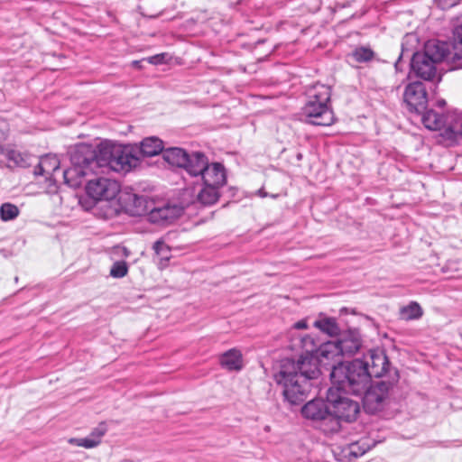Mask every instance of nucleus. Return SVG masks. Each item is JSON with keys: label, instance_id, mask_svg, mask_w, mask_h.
Instances as JSON below:
<instances>
[{"label": "nucleus", "instance_id": "b1692460", "mask_svg": "<svg viewBox=\"0 0 462 462\" xmlns=\"http://www.w3.org/2000/svg\"><path fill=\"white\" fill-rule=\"evenodd\" d=\"M140 150L144 156H155L163 152V143L157 137H147L142 141Z\"/></svg>", "mask_w": 462, "mask_h": 462}, {"label": "nucleus", "instance_id": "2eb2a0df", "mask_svg": "<svg viewBox=\"0 0 462 462\" xmlns=\"http://www.w3.org/2000/svg\"><path fill=\"white\" fill-rule=\"evenodd\" d=\"M330 410L328 401L323 399H314L307 402L301 409L304 418L314 421H320L324 416H328Z\"/></svg>", "mask_w": 462, "mask_h": 462}, {"label": "nucleus", "instance_id": "0eeeda50", "mask_svg": "<svg viewBox=\"0 0 462 462\" xmlns=\"http://www.w3.org/2000/svg\"><path fill=\"white\" fill-rule=\"evenodd\" d=\"M363 347L361 334L356 329H349L336 341H328L319 346V355L335 365L341 363L342 356H351Z\"/></svg>", "mask_w": 462, "mask_h": 462}, {"label": "nucleus", "instance_id": "20e7f679", "mask_svg": "<svg viewBox=\"0 0 462 462\" xmlns=\"http://www.w3.org/2000/svg\"><path fill=\"white\" fill-rule=\"evenodd\" d=\"M120 184L115 180L108 178H97L88 182L86 186V192L88 197L96 201L99 200H112L119 195V201L128 209L131 208H135V213L140 214L143 211V204L144 199L134 193L128 191H122L120 193Z\"/></svg>", "mask_w": 462, "mask_h": 462}, {"label": "nucleus", "instance_id": "a19ab883", "mask_svg": "<svg viewBox=\"0 0 462 462\" xmlns=\"http://www.w3.org/2000/svg\"><path fill=\"white\" fill-rule=\"evenodd\" d=\"M69 443L72 444V445H75V446H78V447H82V438L81 439H78V438H71L69 439Z\"/></svg>", "mask_w": 462, "mask_h": 462}, {"label": "nucleus", "instance_id": "49530a36", "mask_svg": "<svg viewBox=\"0 0 462 462\" xmlns=\"http://www.w3.org/2000/svg\"><path fill=\"white\" fill-rule=\"evenodd\" d=\"M307 341H310L311 342V339L310 337H306V338H303V343L306 344Z\"/></svg>", "mask_w": 462, "mask_h": 462}, {"label": "nucleus", "instance_id": "dca6fc26", "mask_svg": "<svg viewBox=\"0 0 462 462\" xmlns=\"http://www.w3.org/2000/svg\"><path fill=\"white\" fill-rule=\"evenodd\" d=\"M420 115H421V121L423 125L430 130L436 131L442 128H447V130H448V126L453 124V121H449L448 116H444L442 114L433 109H425Z\"/></svg>", "mask_w": 462, "mask_h": 462}, {"label": "nucleus", "instance_id": "c03bdc74", "mask_svg": "<svg viewBox=\"0 0 462 462\" xmlns=\"http://www.w3.org/2000/svg\"><path fill=\"white\" fill-rule=\"evenodd\" d=\"M258 193L261 197L264 198L267 196V194L263 190V189H259L258 190Z\"/></svg>", "mask_w": 462, "mask_h": 462}, {"label": "nucleus", "instance_id": "4468645a", "mask_svg": "<svg viewBox=\"0 0 462 462\" xmlns=\"http://www.w3.org/2000/svg\"><path fill=\"white\" fill-rule=\"evenodd\" d=\"M183 213V208L178 205H165L154 208L148 214L150 222L157 225H166L180 217Z\"/></svg>", "mask_w": 462, "mask_h": 462}, {"label": "nucleus", "instance_id": "39448f33", "mask_svg": "<svg viewBox=\"0 0 462 462\" xmlns=\"http://www.w3.org/2000/svg\"><path fill=\"white\" fill-rule=\"evenodd\" d=\"M95 160L97 167H106L116 172H128L139 163V159L128 148L110 142L97 146Z\"/></svg>", "mask_w": 462, "mask_h": 462}, {"label": "nucleus", "instance_id": "473e14b6", "mask_svg": "<svg viewBox=\"0 0 462 462\" xmlns=\"http://www.w3.org/2000/svg\"><path fill=\"white\" fill-rule=\"evenodd\" d=\"M106 432V426L104 423H102L91 431L89 437H91L92 439L97 441V444H99L101 442L102 437L105 435Z\"/></svg>", "mask_w": 462, "mask_h": 462}, {"label": "nucleus", "instance_id": "e433bc0d", "mask_svg": "<svg viewBox=\"0 0 462 462\" xmlns=\"http://www.w3.org/2000/svg\"><path fill=\"white\" fill-rule=\"evenodd\" d=\"M166 57H167L166 53H160V54H156V55L147 58L146 60L151 64L158 65V64L165 63Z\"/></svg>", "mask_w": 462, "mask_h": 462}, {"label": "nucleus", "instance_id": "f3484780", "mask_svg": "<svg viewBox=\"0 0 462 462\" xmlns=\"http://www.w3.org/2000/svg\"><path fill=\"white\" fill-rule=\"evenodd\" d=\"M208 161V157L202 152H196L190 154L188 153L187 162H185L182 168H184L190 176L199 178Z\"/></svg>", "mask_w": 462, "mask_h": 462}, {"label": "nucleus", "instance_id": "f704fd0d", "mask_svg": "<svg viewBox=\"0 0 462 462\" xmlns=\"http://www.w3.org/2000/svg\"><path fill=\"white\" fill-rule=\"evenodd\" d=\"M5 157L10 161L14 162L16 164L22 165L23 158L20 152L14 150H7Z\"/></svg>", "mask_w": 462, "mask_h": 462}, {"label": "nucleus", "instance_id": "aec40b11", "mask_svg": "<svg viewBox=\"0 0 462 462\" xmlns=\"http://www.w3.org/2000/svg\"><path fill=\"white\" fill-rule=\"evenodd\" d=\"M188 152L179 147H171L165 149L162 152V157L169 164L176 167L182 168L187 162Z\"/></svg>", "mask_w": 462, "mask_h": 462}, {"label": "nucleus", "instance_id": "c9c22d12", "mask_svg": "<svg viewBox=\"0 0 462 462\" xmlns=\"http://www.w3.org/2000/svg\"><path fill=\"white\" fill-rule=\"evenodd\" d=\"M5 157L10 161L14 162L16 164L22 165L23 158L20 152L14 150H7Z\"/></svg>", "mask_w": 462, "mask_h": 462}, {"label": "nucleus", "instance_id": "a18cd8bd", "mask_svg": "<svg viewBox=\"0 0 462 462\" xmlns=\"http://www.w3.org/2000/svg\"><path fill=\"white\" fill-rule=\"evenodd\" d=\"M123 251H124V254H125V256H128V254H129V253H128V250H127L125 247H123Z\"/></svg>", "mask_w": 462, "mask_h": 462}, {"label": "nucleus", "instance_id": "6ab92c4d", "mask_svg": "<svg viewBox=\"0 0 462 462\" xmlns=\"http://www.w3.org/2000/svg\"><path fill=\"white\" fill-rule=\"evenodd\" d=\"M220 364L229 371H239L243 366L242 354L237 349H230L220 356Z\"/></svg>", "mask_w": 462, "mask_h": 462}, {"label": "nucleus", "instance_id": "de8ad7c7", "mask_svg": "<svg viewBox=\"0 0 462 462\" xmlns=\"http://www.w3.org/2000/svg\"><path fill=\"white\" fill-rule=\"evenodd\" d=\"M446 104L445 100L439 101V106H444Z\"/></svg>", "mask_w": 462, "mask_h": 462}, {"label": "nucleus", "instance_id": "1a4fd4ad", "mask_svg": "<svg viewBox=\"0 0 462 462\" xmlns=\"http://www.w3.org/2000/svg\"><path fill=\"white\" fill-rule=\"evenodd\" d=\"M342 390L331 386L327 393V401L329 408L337 418L345 421H353L360 411L359 403L347 397Z\"/></svg>", "mask_w": 462, "mask_h": 462}, {"label": "nucleus", "instance_id": "79ce46f5", "mask_svg": "<svg viewBox=\"0 0 462 462\" xmlns=\"http://www.w3.org/2000/svg\"><path fill=\"white\" fill-rule=\"evenodd\" d=\"M448 5H455L459 0H446Z\"/></svg>", "mask_w": 462, "mask_h": 462}, {"label": "nucleus", "instance_id": "f257e3e1", "mask_svg": "<svg viewBox=\"0 0 462 462\" xmlns=\"http://www.w3.org/2000/svg\"><path fill=\"white\" fill-rule=\"evenodd\" d=\"M332 365L331 360L319 355V347L316 350L307 349L306 355L300 356L297 362L282 360L273 378L282 388L284 398L290 403L297 404L304 400L310 391V381L320 374V366Z\"/></svg>", "mask_w": 462, "mask_h": 462}, {"label": "nucleus", "instance_id": "ea45409f", "mask_svg": "<svg viewBox=\"0 0 462 462\" xmlns=\"http://www.w3.org/2000/svg\"><path fill=\"white\" fill-rule=\"evenodd\" d=\"M294 328L297 329H305L308 328L305 320H300L294 324Z\"/></svg>", "mask_w": 462, "mask_h": 462}, {"label": "nucleus", "instance_id": "72a5a7b5", "mask_svg": "<svg viewBox=\"0 0 462 462\" xmlns=\"http://www.w3.org/2000/svg\"><path fill=\"white\" fill-rule=\"evenodd\" d=\"M448 131L452 133L456 137H462V116L456 119L453 122L452 125L448 126Z\"/></svg>", "mask_w": 462, "mask_h": 462}, {"label": "nucleus", "instance_id": "9b49d317", "mask_svg": "<svg viewBox=\"0 0 462 462\" xmlns=\"http://www.w3.org/2000/svg\"><path fill=\"white\" fill-rule=\"evenodd\" d=\"M303 115L308 123L314 125L328 126L335 121V116L328 103L309 101L303 107Z\"/></svg>", "mask_w": 462, "mask_h": 462}, {"label": "nucleus", "instance_id": "4c0bfd02", "mask_svg": "<svg viewBox=\"0 0 462 462\" xmlns=\"http://www.w3.org/2000/svg\"><path fill=\"white\" fill-rule=\"evenodd\" d=\"M82 448H92L98 445L97 441L92 439V438L89 437V435L86 438H82Z\"/></svg>", "mask_w": 462, "mask_h": 462}, {"label": "nucleus", "instance_id": "bb28decb", "mask_svg": "<svg viewBox=\"0 0 462 462\" xmlns=\"http://www.w3.org/2000/svg\"><path fill=\"white\" fill-rule=\"evenodd\" d=\"M349 57L358 63L368 62L374 57V52L369 47H357L350 54Z\"/></svg>", "mask_w": 462, "mask_h": 462}, {"label": "nucleus", "instance_id": "7c9ffc66", "mask_svg": "<svg viewBox=\"0 0 462 462\" xmlns=\"http://www.w3.org/2000/svg\"><path fill=\"white\" fill-rule=\"evenodd\" d=\"M128 266L125 261L114 263L110 270V275L114 278H123L127 274Z\"/></svg>", "mask_w": 462, "mask_h": 462}, {"label": "nucleus", "instance_id": "5701e85b", "mask_svg": "<svg viewBox=\"0 0 462 462\" xmlns=\"http://www.w3.org/2000/svg\"><path fill=\"white\" fill-rule=\"evenodd\" d=\"M219 189L220 188L215 186L204 185L196 196L197 201L203 206L215 204L220 197Z\"/></svg>", "mask_w": 462, "mask_h": 462}, {"label": "nucleus", "instance_id": "412c9836", "mask_svg": "<svg viewBox=\"0 0 462 462\" xmlns=\"http://www.w3.org/2000/svg\"><path fill=\"white\" fill-rule=\"evenodd\" d=\"M313 325L315 328L330 337L340 334V328L334 318L320 315L319 319L314 321Z\"/></svg>", "mask_w": 462, "mask_h": 462}, {"label": "nucleus", "instance_id": "4be33fe9", "mask_svg": "<svg viewBox=\"0 0 462 462\" xmlns=\"http://www.w3.org/2000/svg\"><path fill=\"white\" fill-rule=\"evenodd\" d=\"M330 97V88L324 84H315L308 90L309 101L329 104Z\"/></svg>", "mask_w": 462, "mask_h": 462}, {"label": "nucleus", "instance_id": "58836bf2", "mask_svg": "<svg viewBox=\"0 0 462 462\" xmlns=\"http://www.w3.org/2000/svg\"><path fill=\"white\" fill-rule=\"evenodd\" d=\"M7 134L6 124L4 121H0V141L5 139Z\"/></svg>", "mask_w": 462, "mask_h": 462}, {"label": "nucleus", "instance_id": "393cba45", "mask_svg": "<svg viewBox=\"0 0 462 462\" xmlns=\"http://www.w3.org/2000/svg\"><path fill=\"white\" fill-rule=\"evenodd\" d=\"M340 420L341 419L337 418V416L329 410L328 411V416H324V419L319 421L320 428L325 433L337 432L340 429Z\"/></svg>", "mask_w": 462, "mask_h": 462}, {"label": "nucleus", "instance_id": "cd10ccee", "mask_svg": "<svg viewBox=\"0 0 462 462\" xmlns=\"http://www.w3.org/2000/svg\"><path fill=\"white\" fill-rule=\"evenodd\" d=\"M19 215V208L11 203H4L0 208V217L4 221L14 219Z\"/></svg>", "mask_w": 462, "mask_h": 462}, {"label": "nucleus", "instance_id": "37998d69", "mask_svg": "<svg viewBox=\"0 0 462 462\" xmlns=\"http://www.w3.org/2000/svg\"><path fill=\"white\" fill-rule=\"evenodd\" d=\"M7 149H5L4 146L0 145V155H5L6 153Z\"/></svg>", "mask_w": 462, "mask_h": 462}, {"label": "nucleus", "instance_id": "ddd939ff", "mask_svg": "<svg viewBox=\"0 0 462 462\" xmlns=\"http://www.w3.org/2000/svg\"><path fill=\"white\" fill-rule=\"evenodd\" d=\"M199 179L203 181V185L221 188L226 182L225 167L219 162H208Z\"/></svg>", "mask_w": 462, "mask_h": 462}, {"label": "nucleus", "instance_id": "f03ea898", "mask_svg": "<svg viewBox=\"0 0 462 462\" xmlns=\"http://www.w3.org/2000/svg\"><path fill=\"white\" fill-rule=\"evenodd\" d=\"M330 379L336 388L356 395L363 394L371 383L368 368L359 358L346 364H333Z\"/></svg>", "mask_w": 462, "mask_h": 462}, {"label": "nucleus", "instance_id": "2f4dec72", "mask_svg": "<svg viewBox=\"0 0 462 462\" xmlns=\"http://www.w3.org/2000/svg\"><path fill=\"white\" fill-rule=\"evenodd\" d=\"M369 448V445L364 448L360 446L359 442L352 443L346 448L347 456L350 457L357 458L364 455Z\"/></svg>", "mask_w": 462, "mask_h": 462}, {"label": "nucleus", "instance_id": "6e6552de", "mask_svg": "<svg viewBox=\"0 0 462 462\" xmlns=\"http://www.w3.org/2000/svg\"><path fill=\"white\" fill-rule=\"evenodd\" d=\"M400 375L398 370H392L389 374V379H382L367 387L364 393V407L368 412L374 413L379 411L383 402L388 399L390 391L399 381Z\"/></svg>", "mask_w": 462, "mask_h": 462}, {"label": "nucleus", "instance_id": "c85d7f7f", "mask_svg": "<svg viewBox=\"0 0 462 462\" xmlns=\"http://www.w3.org/2000/svg\"><path fill=\"white\" fill-rule=\"evenodd\" d=\"M452 69H462V37L453 46V54L449 58Z\"/></svg>", "mask_w": 462, "mask_h": 462}, {"label": "nucleus", "instance_id": "9d476101", "mask_svg": "<svg viewBox=\"0 0 462 462\" xmlns=\"http://www.w3.org/2000/svg\"><path fill=\"white\" fill-rule=\"evenodd\" d=\"M363 362L368 368L370 377H383L389 379L392 370H397L391 366L389 359L383 349H370L368 354L364 356Z\"/></svg>", "mask_w": 462, "mask_h": 462}, {"label": "nucleus", "instance_id": "a211bd4d", "mask_svg": "<svg viewBox=\"0 0 462 462\" xmlns=\"http://www.w3.org/2000/svg\"><path fill=\"white\" fill-rule=\"evenodd\" d=\"M60 160L56 155L47 154L41 157L38 165L34 169L35 175H44L51 179L55 171L60 169Z\"/></svg>", "mask_w": 462, "mask_h": 462}, {"label": "nucleus", "instance_id": "423d86ee", "mask_svg": "<svg viewBox=\"0 0 462 462\" xmlns=\"http://www.w3.org/2000/svg\"><path fill=\"white\" fill-rule=\"evenodd\" d=\"M96 150L89 145H79L70 154L71 166L63 171L65 184L77 189L97 166Z\"/></svg>", "mask_w": 462, "mask_h": 462}, {"label": "nucleus", "instance_id": "a878e982", "mask_svg": "<svg viewBox=\"0 0 462 462\" xmlns=\"http://www.w3.org/2000/svg\"><path fill=\"white\" fill-rule=\"evenodd\" d=\"M422 309L417 302H411L401 309L400 315L404 320L417 319L422 316Z\"/></svg>", "mask_w": 462, "mask_h": 462}, {"label": "nucleus", "instance_id": "f8f14e48", "mask_svg": "<svg viewBox=\"0 0 462 462\" xmlns=\"http://www.w3.org/2000/svg\"><path fill=\"white\" fill-rule=\"evenodd\" d=\"M403 99L411 112L422 113L427 108L428 103L424 84L420 81L408 84L403 93Z\"/></svg>", "mask_w": 462, "mask_h": 462}, {"label": "nucleus", "instance_id": "7ed1b4c3", "mask_svg": "<svg viewBox=\"0 0 462 462\" xmlns=\"http://www.w3.org/2000/svg\"><path fill=\"white\" fill-rule=\"evenodd\" d=\"M453 51H448V45L444 42L431 40L426 42L423 51L413 54L411 68L412 72L424 80L431 81L437 77V64L447 60L452 69L449 61Z\"/></svg>", "mask_w": 462, "mask_h": 462}, {"label": "nucleus", "instance_id": "c756f323", "mask_svg": "<svg viewBox=\"0 0 462 462\" xmlns=\"http://www.w3.org/2000/svg\"><path fill=\"white\" fill-rule=\"evenodd\" d=\"M153 249L162 262H168L171 259V249L163 241H156L153 245Z\"/></svg>", "mask_w": 462, "mask_h": 462}]
</instances>
